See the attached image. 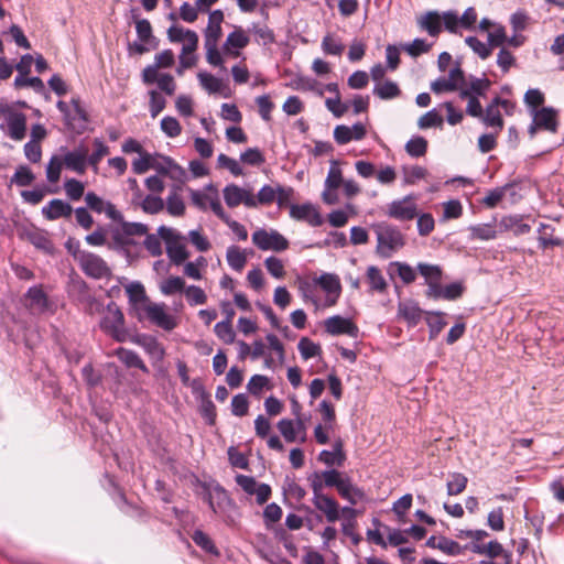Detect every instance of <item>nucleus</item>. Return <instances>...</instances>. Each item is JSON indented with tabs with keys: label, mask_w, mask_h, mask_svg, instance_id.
<instances>
[{
	"label": "nucleus",
	"mask_w": 564,
	"mask_h": 564,
	"mask_svg": "<svg viewBox=\"0 0 564 564\" xmlns=\"http://www.w3.org/2000/svg\"><path fill=\"white\" fill-rule=\"evenodd\" d=\"M377 239L376 252L383 259L391 258L405 246V236L395 226L387 221L371 225Z\"/></svg>",
	"instance_id": "obj_1"
},
{
	"label": "nucleus",
	"mask_w": 564,
	"mask_h": 564,
	"mask_svg": "<svg viewBox=\"0 0 564 564\" xmlns=\"http://www.w3.org/2000/svg\"><path fill=\"white\" fill-rule=\"evenodd\" d=\"M491 87V80L486 76L476 77L468 76L466 87H462L459 97L467 100L466 113L473 118L479 119L482 117V106L479 98L486 97L487 91Z\"/></svg>",
	"instance_id": "obj_2"
},
{
	"label": "nucleus",
	"mask_w": 564,
	"mask_h": 564,
	"mask_svg": "<svg viewBox=\"0 0 564 564\" xmlns=\"http://www.w3.org/2000/svg\"><path fill=\"white\" fill-rule=\"evenodd\" d=\"M191 203L198 210L206 213L212 210L218 218L224 216L225 209L220 203L217 187L209 183L202 189L188 188Z\"/></svg>",
	"instance_id": "obj_3"
},
{
	"label": "nucleus",
	"mask_w": 564,
	"mask_h": 564,
	"mask_svg": "<svg viewBox=\"0 0 564 564\" xmlns=\"http://www.w3.org/2000/svg\"><path fill=\"white\" fill-rule=\"evenodd\" d=\"M100 327L117 341H123L127 337V332L124 329V316L115 303L107 305L104 317L100 322Z\"/></svg>",
	"instance_id": "obj_4"
},
{
	"label": "nucleus",
	"mask_w": 564,
	"mask_h": 564,
	"mask_svg": "<svg viewBox=\"0 0 564 564\" xmlns=\"http://www.w3.org/2000/svg\"><path fill=\"white\" fill-rule=\"evenodd\" d=\"M253 245L262 251L282 252L290 246L289 240L274 229H257L251 236Z\"/></svg>",
	"instance_id": "obj_5"
},
{
	"label": "nucleus",
	"mask_w": 564,
	"mask_h": 564,
	"mask_svg": "<svg viewBox=\"0 0 564 564\" xmlns=\"http://www.w3.org/2000/svg\"><path fill=\"white\" fill-rule=\"evenodd\" d=\"M74 257L78 261L80 269L90 278L104 279L111 274L106 261L95 253L77 250L74 252Z\"/></svg>",
	"instance_id": "obj_6"
},
{
	"label": "nucleus",
	"mask_w": 564,
	"mask_h": 564,
	"mask_svg": "<svg viewBox=\"0 0 564 564\" xmlns=\"http://www.w3.org/2000/svg\"><path fill=\"white\" fill-rule=\"evenodd\" d=\"M417 203L413 195L394 199L387 205L386 215L399 221H410L417 216Z\"/></svg>",
	"instance_id": "obj_7"
},
{
	"label": "nucleus",
	"mask_w": 564,
	"mask_h": 564,
	"mask_svg": "<svg viewBox=\"0 0 564 564\" xmlns=\"http://www.w3.org/2000/svg\"><path fill=\"white\" fill-rule=\"evenodd\" d=\"M532 122L528 129L530 138H534L539 129L555 133L557 130V112L551 107L531 110Z\"/></svg>",
	"instance_id": "obj_8"
},
{
	"label": "nucleus",
	"mask_w": 564,
	"mask_h": 564,
	"mask_svg": "<svg viewBox=\"0 0 564 564\" xmlns=\"http://www.w3.org/2000/svg\"><path fill=\"white\" fill-rule=\"evenodd\" d=\"M468 77L465 76L459 65L453 67L448 76L438 77L431 84V89L435 94H442L446 91H458L460 95L462 87H466Z\"/></svg>",
	"instance_id": "obj_9"
},
{
	"label": "nucleus",
	"mask_w": 564,
	"mask_h": 564,
	"mask_svg": "<svg viewBox=\"0 0 564 564\" xmlns=\"http://www.w3.org/2000/svg\"><path fill=\"white\" fill-rule=\"evenodd\" d=\"M143 318H148L152 324L164 330H172L177 326L176 318L166 312L164 303L151 302L142 311Z\"/></svg>",
	"instance_id": "obj_10"
},
{
	"label": "nucleus",
	"mask_w": 564,
	"mask_h": 564,
	"mask_svg": "<svg viewBox=\"0 0 564 564\" xmlns=\"http://www.w3.org/2000/svg\"><path fill=\"white\" fill-rule=\"evenodd\" d=\"M344 181L339 162L332 160L322 193V198L325 204L333 205L337 203L338 196L336 189L341 186Z\"/></svg>",
	"instance_id": "obj_11"
},
{
	"label": "nucleus",
	"mask_w": 564,
	"mask_h": 564,
	"mask_svg": "<svg viewBox=\"0 0 564 564\" xmlns=\"http://www.w3.org/2000/svg\"><path fill=\"white\" fill-rule=\"evenodd\" d=\"M223 197L229 208L243 204L248 208H256L254 195L250 189L242 188L234 183L223 188Z\"/></svg>",
	"instance_id": "obj_12"
},
{
	"label": "nucleus",
	"mask_w": 564,
	"mask_h": 564,
	"mask_svg": "<svg viewBox=\"0 0 564 564\" xmlns=\"http://www.w3.org/2000/svg\"><path fill=\"white\" fill-rule=\"evenodd\" d=\"M313 282L326 293L325 306H334L341 293V284L338 275L334 273H323L314 278Z\"/></svg>",
	"instance_id": "obj_13"
},
{
	"label": "nucleus",
	"mask_w": 564,
	"mask_h": 564,
	"mask_svg": "<svg viewBox=\"0 0 564 564\" xmlns=\"http://www.w3.org/2000/svg\"><path fill=\"white\" fill-rule=\"evenodd\" d=\"M507 106H511L509 100L495 97L487 105L486 109L482 111V117H480L479 120L486 127L495 128L498 132L501 131L503 129V119L499 108H507Z\"/></svg>",
	"instance_id": "obj_14"
},
{
	"label": "nucleus",
	"mask_w": 564,
	"mask_h": 564,
	"mask_svg": "<svg viewBox=\"0 0 564 564\" xmlns=\"http://www.w3.org/2000/svg\"><path fill=\"white\" fill-rule=\"evenodd\" d=\"M159 234L166 241V253L171 261L177 265L183 263L188 258V252L185 246L173 241L177 237L176 232L172 228L161 226Z\"/></svg>",
	"instance_id": "obj_15"
},
{
	"label": "nucleus",
	"mask_w": 564,
	"mask_h": 564,
	"mask_svg": "<svg viewBox=\"0 0 564 564\" xmlns=\"http://www.w3.org/2000/svg\"><path fill=\"white\" fill-rule=\"evenodd\" d=\"M142 80L147 85L156 83L160 90L172 96L176 90V84L172 75L159 73L155 67H145L142 72Z\"/></svg>",
	"instance_id": "obj_16"
},
{
	"label": "nucleus",
	"mask_w": 564,
	"mask_h": 564,
	"mask_svg": "<svg viewBox=\"0 0 564 564\" xmlns=\"http://www.w3.org/2000/svg\"><path fill=\"white\" fill-rule=\"evenodd\" d=\"M290 217L297 221H305L312 227H318L323 224V217L321 213L311 203L291 205Z\"/></svg>",
	"instance_id": "obj_17"
},
{
	"label": "nucleus",
	"mask_w": 564,
	"mask_h": 564,
	"mask_svg": "<svg viewBox=\"0 0 564 564\" xmlns=\"http://www.w3.org/2000/svg\"><path fill=\"white\" fill-rule=\"evenodd\" d=\"M126 293L128 295L129 304L135 312V316L139 321L143 319L142 311L150 303V300L145 293V289L140 282H131L126 285Z\"/></svg>",
	"instance_id": "obj_18"
},
{
	"label": "nucleus",
	"mask_w": 564,
	"mask_h": 564,
	"mask_svg": "<svg viewBox=\"0 0 564 564\" xmlns=\"http://www.w3.org/2000/svg\"><path fill=\"white\" fill-rule=\"evenodd\" d=\"M85 202L94 212L98 214L105 213L106 216L113 221L122 220V214L116 208V206L108 200H104L94 192H88L85 195Z\"/></svg>",
	"instance_id": "obj_19"
},
{
	"label": "nucleus",
	"mask_w": 564,
	"mask_h": 564,
	"mask_svg": "<svg viewBox=\"0 0 564 564\" xmlns=\"http://www.w3.org/2000/svg\"><path fill=\"white\" fill-rule=\"evenodd\" d=\"M324 327L333 336L346 334L355 337L358 333V327L349 318L340 315H334L325 319Z\"/></svg>",
	"instance_id": "obj_20"
},
{
	"label": "nucleus",
	"mask_w": 564,
	"mask_h": 564,
	"mask_svg": "<svg viewBox=\"0 0 564 564\" xmlns=\"http://www.w3.org/2000/svg\"><path fill=\"white\" fill-rule=\"evenodd\" d=\"M366 133L367 129L361 122H357L351 127L339 124L334 129V139L338 144H346L350 141L362 140Z\"/></svg>",
	"instance_id": "obj_21"
},
{
	"label": "nucleus",
	"mask_w": 564,
	"mask_h": 564,
	"mask_svg": "<svg viewBox=\"0 0 564 564\" xmlns=\"http://www.w3.org/2000/svg\"><path fill=\"white\" fill-rule=\"evenodd\" d=\"M64 152L62 156L66 169L76 172L77 174H84L87 169V149L77 148L73 151H66L65 148H61Z\"/></svg>",
	"instance_id": "obj_22"
},
{
	"label": "nucleus",
	"mask_w": 564,
	"mask_h": 564,
	"mask_svg": "<svg viewBox=\"0 0 564 564\" xmlns=\"http://www.w3.org/2000/svg\"><path fill=\"white\" fill-rule=\"evenodd\" d=\"M249 41L246 31L241 28H237L228 34L223 45L224 53L232 57H238L240 56V51L249 44Z\"/></svg>",
	"instance_id": "obj_23"
},
{
	"label": "nucleus",
	"mask_w": 564,
	"mask_h": 564,
	"mask_svg": "<svg viewBox=\"0 0 564 564\" xmlns=\"http://www.w3.org/2000/svg\"><path fill=\"white\" fill-rule=\"evenodd\" d=\"M7 134L14 141H21L26 135V116L22 112H10L6 116Z\"/></svg>",
	"instance_id": "obj_24"
},
{
	"label": "nucleus",
	"mask_w": 564,
	"mask_h": 564,
	"mask_svg": "<svg viewBox=\"0 0 564 564\" xmlns=\"http://www.w3.org/2000/svg\"><path fill=\"white\" fill-rule=\"evenodd\" d=\"M312 502L317 510L325 514L328 522H336L339 519V505L334 498L322 495L313 497Z\"/></svg>",
	"instance_id": "obj_25"
},
{
	"label": "nucleus",
	"mask_w": 564,
	"mask_h": 564,
	"mask_svg": "<svg viewBox=\"0 0 564 564\" xmlns=\"http://www.w3.org/2000/svg\"><path fill=\"white\" fill-rule=\"evenodd\" d=\"M398 315L404 319L409 326H416L422 319L423 311L419 304L412 300L400 302L398 305Z\"/></svg>",
	"instance_id": "obj_26"
},
{
	"label": "nucleus",
	"mask_w": 564,
	"mask_h": 564,
	"mask_svg": "<svg viewBox=\"0 0 564 564\" xmlns=\"http://www.w3.org/2000/svg\"><path fill=\"white\" fill-rule=\"evenodd\" d=\"M73 207L58 198L52 199L42 208V214L47 220H56L62 217H70Z\"/></svg>",
	"instance_id": "obj_27"
},
{
	"label": "nucleus",
	"mask_w": 564,
	"mask_h": 564,
	"mask_svg": "<svg viewBox=\"0 0 564 564\" xmlns=\"http://www.w3.org/2000/svg\"><path fill=\"white\" fill-rule=\"evenodd\" d=\"M318 460L328 467H341L346 460V455L343 451V442L340 440L336 441L332 451L323 449L318 454Z\"/></svg>",
	"instance_id": "obj_28"
},
{
	"label": "nucleus",
	"mask_w": 564,
	"mask_h": 564,
	"mask_svg": "<svg viewBox=\"0 0 564 564\" xmlns=\"http://www.w3.org/2000/svg\"><path fill=\"white\" fill-rule=\"evenodd\" d=\"M26 299L29 307L34 312L44 313L50 308L48 299L41 286L30 288L26 292Z\"/></svg>",
	"instance_id": "obj_29"
},
{
	"label": "nucleus",
	"mask_w": 564,
	"mask_h": 564,
	"mask_svg": "<svg viewBox=\"0 0 564 564\" xmlns=\"http://www.w3.org/2000/svg\"><path fill=\"white\" fill-rule=\"evenodd\" d=\"M419 26L435 37L442 30V18L435 11H430L417 20Z\"/></svg>",
	"instance_id": "obj_30"
},
{
	"label": "nucleus",
	"mask_w": 564,
	"mask_h": 564,
	"mask_svg": "<svg viewBox=\"0 0 564 564\" xmlns=\"http://www.w3.org/2000/svg\"><path fill=\"white\" fill-rule=\"evenodd\" d=\"M248 252L238 246H229L226 251V260L228 265L237 272H241L247 263Z\"/></svg>",
	"instance_id": "obj_31"
},
{
	"label": "nucleus",
	"mask_w": 564,
	"mask_h": 564,
	"mask_svg": "<svg viewBox=\"0 0 564 564\" xmlns=\"http://www.w3.org/2000/svg\"><path fill=\"white\" fill-rule=\"evenodd\" d=\"M338 494L351 505H357L359 501L366 499L364 490L355 486L349 478H345L344 484L339 487Z\"/></svg>",
	"instance_id": "obj_32"
},
{
	"label": "nucleus",
	"mask_w": 564,
	"mask_h": 564,
	"mask_svg": "<svg viewBox=\"0 0 564 564\" xmlns=\"http://www.w3.org/2000/svg\"><path fill=\"white\" fill-rule=\"evenodd\" d=\"M116 356L127 367L138 368V369L142 370L144 373L149 372L148 367L145 366V364L143 362V360L140 358V356L137 352L121 347V348L117 349Z\"/></svg>",
	"instance_id": "obj_33"
},
{
	"label": "nucleus",
	"mask_w": 564,
	"mask_h": 564,
	"mask_svg": "<svg viewBox=\"0 0 564 564\" xmlns=\"http://www.w3.org/2000/svg\"><path fill=\"white\" fill-rule=\"evenodd\" d=\"M286 87L300 91H317L318 95H323V90L317 89L318 83L316 79L300 74L295 75L291 82L286 84Z\"/></svg>",
	"instance_id": "obj_34"
},
{
	"label": "nucleus",
	"mask_w": 564,
	"mask_h": 564,
	"mask_svg": "<svg viewBox=\"0 0 564 564\" xmlns=\"http://www.w3.org/2000/svg\"><path fill=\"white\" fill-rule=\"evenodd\" d=\"M178 187L171 191L169 196L166 197V200L164 202L166 204V210L167 213L173 217H181L185 214V203L183 198L177 193Z\"/></svg>",
	"instance_id": "obj_35"
},
{
	"label": "nucleus",
	"mask_w": 564,
	"mask_h": 564,
	"mask_svg": "<svg viewBox=\"0 0 564 564\" xmlns=\"http://www.w3.org/2000/svg\"><path fill=\"white\" fill-rule=\"evenodd\" d=\"M367 280L370 285L371 291L378 292V293L386 292V290L388 288L387 281H386L382 272L380 271V269H378L377 267H375V265L368 267Z\"/></svg>",
	"instance_id": "obj_36"
},
{
	"label": "nucleus",
	"mask_w": 564,
	"mask_h": 564,
	"mask_svg": "<svg viewBox=\"0 0 564 564\" xmlns=\"http://www.w3.org/2000/svg\"><path fill=\"white\" fill-rule=\"evenodd\" d=\"M373 94L380 99L387 100L397 98L401 94V90L397 83L392 80H386L375 85Z\"/></svg>",
	"instance_id": "obj_37"
},
{
	"label": "nucleus",
	"mask_w": 564,
	"mask_h": 564,
	"mask_svg": "<svg viewBox=\"0 0 564 564\" xmlns=\"http://www.w3.org/2000/svg\"><path fill=\"white\" fill-rule=\"evenodd\" d=\"M111 240L113 249L127 253L130 252L132 247L137 246L134 238L126 236V234H122V231L117 228L111 232Z\"/></svg>",
	"instance_id": "obj_38"
},
{
	"label": "nucleus",
	"mask_w": 564,
	"mask_h": 564,
	"mask_svg": "<svg viewBox=\"0 0 564 564\" xmlns=\"http://www.w3.org/2000/svg\"><path fill=\"white\" fill-rule=\"evenodd\" d=\"M426 324L429 326L430 339H435L442 329L445 327L444 313L442 312H427Z\"/></svg>",
	"instance_id": "obj_39"
},
{
	"label": "nucleus",
	"mask_w": 564,
	"mask_h": 564,
	"mask_svg": "<svg viewBox=\"0 0 564 564\" xmlns=\"http://www.w3.org/2000/svg\"><path fill=\"white\" fill-rule=\"evenodd\" d=\"M468 479L462 473H452L448 475L446 484L447 495L456 496L462 494L467 487Z\"/></svg>",
	"instance_id": "obj_40"
},
{
	"label": "nucleus",
	"mask_w": 564,
	"mask_h": 564,
	"mask_svg": "<svg viewBox=\"0 0 564 564\" xmlns=\"http://www.w3.org/2000/svg\"><path fill=\"white\" fill-rule=\"evenodd\" d=\"M485 556L491 560L502 557L505 560V564H511L512 561V553L508 550H505L502 544L496 540L486 543Z\"/></svg>",
	"instance_id": "obj_41"
},
{
	"label": "nucleus",
	"mask_w": 564,
	"mask_h": 564,
	"mask_svg": "<svg viewBox=\"0 0 564 564\" xmlns=\"http://www.w3.org/2000/svg\"><path fill=\"white\" fill-rule=\"evenodd\" d=\"M184 295L191 306L204 305L208 300L206 292L194 284L185 286Z\"/></svg>",
	"instance_id": "obj_42"
},
{
	"label": "nucleus",
	"mask_w": 564,
	"mask_h": 564,
	"mask_svg": "<svg viewBox=\"0 0 564 564\" xmlns=\"http://www.w3.org/2000/svg\"><path fill=\"white\" fill-rule=\"evenodd\" d=\"M468 230L470 231L471 239L491 240L497 237L496 227L491 224L474 225Z\"/></svg>",
	"instance_id": "obj_43"
},
{
	"label": "nucleus",
	"mask_w": 564,
	"mask_h": 564,
	"mask_svg": "<svg viewBox=\"0 0 564 564\" xmlns=\"http://www.w3.org/2000/svg\"><path fill=\"white\" fill-rule=\"evenodd\" d=\"M141 346L152 359L156 361L163 360L165 350L154 337H144L141 341Z\"/></svg>",
	"instance_id": "obj_44"
},
{
	"label": "nucleus",
	"mask_w": 564,
	"mask_h": 564,
	"mask_svg": "<svg viewBox=\"0 0 564 564\" xmlns=\"http://www.w3.org/2000/svg\"><path fill=\"white\" fill-rule=\"evenodd\" d=\"M160 292L165 295H173L177 292H184L185 281L180 276H170L160 283Z\"/></svg>",
	"instance_id": "obj_45"
},
{
	"label": "nucleus",
	"mask_w": 564,
	"mask_h": 564,
	"mask_svg": "<svg viewBox=\"0 0 564 564\" xmlns=\"http://www.w3.org/2000/svg\"><path fill=\"white\" fill-rule=\"evenodd\" d=\"M199 413L207 424L214 425L216 421V406L208 394H203L199 402Z\"/></svg>",
	"instance_id": "obj_46"
},
{
	"label": "nucleus",
	"mask_w": 564,
	"mask_h": 564,
	"mask_svg": "<svg viewBox=\"0 0 564 564\" xmlns=\"http://www.w3.org/2000/svg\"><path fill=\"white\" fill-rule=\"evenodd\" d=\"M94 152L87 155V165H90L95 172L98 171V165L101 159L109 153V148L100 140H94Z\"/></svg>",
	"instance_id": "obj_47"
},
{
	"label": "nucleus",
	"mask_w": 564,
	"mask_h": 564,
	"mask_svg": "<svg viewBox=\"0 0 564 564\" xmlns=\"http://www.w3.org/2000/svg\"><path fill=\"white\" fill-rule=\"evenodd\" d=\"M64 166V162L61 155H52L46 165V178L50 183H57L61 177V172Z\"/></svg>",
	"instance_id": "obj_48"
},
{
	"label": "nucleus",
	"mask_w": 564,
	"mask_h": 564,
	"mask_svg": "<svg viewBox=\"0 0 564 564\" xmlns=\"http://www.w3.org/2000/svg\"><path fill=\"white\" fill-rule=\"evenodd\" d=\"M427 150V141L420 135L412 137L405 144V151L413 158L423 156Z\"/></svg>",
	"instance_id": "obj_49"
},
{
	"label": "nucleus",
	"mask_w": 564,
	"mask_h": 564,
	"mask_svg": "<svg viewBox=\"0 0 564 564\" xmlns=\"http://www.w3.org/2000/svg\"><path fill=\"white\" fill-rule=\"evenodd\" d=\"M501 224L506 229L513 231L514 235H525L530 232L531 226L522 221L519 216H509L502 219Z\"/></svg>",
	"instance_id": "obj_50"
},
{
	"label": "nucleus",
	"mask_w": 564,
	"mask_h": 564,
	"mask_svg": "<svg viewBox=\"0 0 564 564\" xmlns=\"http://www.w3.org/2000/svg\"><path fill=\"white\" fill-rule=\"evenodd\" d=\"M35 180V175L31 171V169L26 165H20L17 167L13 176L11 177V183L18 186H29Z\"/></svg>",
	"instance_id": "obj_51"
},
{
	"label": "nucleus",
	"mask_w": 564,
	"mask_h": 564,
	"mask_svg": "<svg viewBox=\"0 0 564 564\" xmlns=\"http://www.w3.org/2000/svg\"><path fill=\"white\" fill-rule=\"evenodd\" d=\"M299 351L303 359L308 360L313 357L321 355V346L308 339L307 337H303L300 339L297 344Z\"/></svg>",
	"instance_id": "obj_52"
},
{
	"label": "nucleus",
	"mask_w": 564,
	"mask_h": 564,
	"mask_svg": "<svg viewBox=\"0 0 564 564\" xmlns=\"http://www.w3.org/2000/svg\"><path fill=\"white\" fill-rule=\"evenodd\" d=\"M322 48L326 54L338 56L344 52L345 46L335 35L326 34L322 41Z\"/></svg>",
	"instance_id": "obj_53"
},
{
	"label": "nucleus",
	"mask_w": 564,
	"mask_h": 564,
	"mask_svg": "<svg viewBox=\"0 0 564 564\" xmlns=\"http://www.w3.org/2000/svg\"><path fill=\"white\" fill-rule=\"evenodd\" d=\"M554 229L550 225L541 224L539 228V242L543 248L561 246L562 240L553 237Z\"/></svg>",
	"instance_id": "obj_54"
},
{
	"label": "nucleus",
	"mask_w": 564,
	"mask_h": 564,
	"mask_svg": "<svg viewBox=\"0 0 564 564\" xmlns=\"http://www.w3.org/2000/svg\"><path fill=\"white\" fill-rule=\"evenodd\" d=\"M419 273L424 278L425 284L442 279V269L436 264L419 263Z\"/></svg>",
	"instance_id": "obj_55"
},
{
	"label": "nucleus",
	"mask_w": 564,
	"mask_h": 564,
	"mask_svg": "<svg viewBox=\"0 0 564 564\" xmlns=\"http://www.w3.org/2000/svg\"><path fill=\"white\" fill-rule=\"evenodd\" d=\"M64 189L70 200H78L84 195L85 185L76 178H67L64 183Z\"/></svg>",
	"instance_id": "obj_56"
},
{
	"label": "nucleus",
	"mask_w": 564,
	"mask_h": 564,
	"mask_svg": "<svg viewBox=\"0 0 564 564\" xmlns=\"http://www.w3.org/2000/svg\"><path fill=\"white\" fill-rule=\"evenodd\" d=\"M164 200L160 196L147 195L142 203V210L147 214L155 215L163 210Z\"/></svg>",
	"instance_id": "obj_57"
},
{
	"label": "nucleus",
	"mask_w": 564,
	"mask_h": 564,
	"mask_svg": "<svg viewBox=\"0 0 564 564\" xmlns=\"http://www.w3.org/2000/svg\"><path fill=\"white\" fill-rule=\"evenodd\" d=\"M433 43H427L423 39H415L411 43L404 44L403 50L412 57H417L421 54L427 53Z\"/></svg>",
	"instance_id": "obj_58"
},
{
	"label": "nucleus",
	"mask_w": 564,
	"mask_h": 564,
	"mask_svg": "<svg viewBox=\"0 0 564 564\" xmlns=\"http://www.w3.org/2000/svg\"><path fill=\"white\" fill-rule=\"evenodd\" d=\"M214 332L225 344H231L235 340L236 334L232 329L231 323L228 321L218 322L214 327Z\"/></svg>",
	"instance_id": "obj_59"
},
{
	"label": "nucleus",
	"mask_w": 564,
	"mask_h": 564,
	"mask_svg": "<svg viewBox=\"0 0 564 564\" xmlns=\"http://www.w3.org/2000/svg\"><path fill=\"white\" fill-rule=\"evenodd\" d=\"M465 43L473 50L475 54H477L481 59H486L491 55V47L489 44H486L478 40L475 36H467L465 39Z\"/></svg>",
	"instance_id": "obj_60"
},
{
	"label": "nucleus",
	"mask_w": 564,
	"mask_h": 564,
	"mask_svg": "<svg viewBox=\"0 0 564 564\" xmlns=\"http://www.w3.org/2000/svg\"><path fill=\"white\" fill-rule=\"evenodd\" d=\"M160 126H161V130L169 138H176L182 132V127H181L178 120L171 116L163 117Z\"/></svg>",
	"instance_id": "obj_61"
},
{
	"label": "nucleus",
	"mask_w": 564,
	"mask_h": 564,
	"mask_svg": "<svg viewBox=\"0 0 564 564\" xmlns=\"http://www.w3.org/2000/svg\"><path fill=\"white\" fill-rule=\"evenodd\" d=\"M264 267L268 272L275 279L280 280L285 276L284 263L281 259L270 256L264 260Z\"/></svg>",
	"instance_id": "obj_62"
},
{
	"label": "nucleus",
	"mask_w": 564,
	"mask_h": 564,
	"mask_svg": "<svg viewBox=\"0 0 564 564\" xmlns=\"http://www.w3.org/2000/svg\"><path fill=\"white\" fill-rule=\"evenodd\" d=\"M198 80L204 89L210 94L218 93L221 89V80L212 74L202 72L197 75Z\"/></svg>",
	"instance_id": "obj_63"
},
{
	"label": "nucleus",
	"mask_w": 564,
	"mask_h": 564,
	"mask_svg": "<svg viewBox=\"0 0 564 564\" xmlns=\"http://www.w3.org/2000/svg\"><path fill=\"white\" fill-rule=\"evenodd\" d=\"M153 155L149 152L143 151L139 154V158L132 161V171L135 174H143L152 169Z\"/></svg>",
	"instance_id": "obj_64"
}]
</instances>
